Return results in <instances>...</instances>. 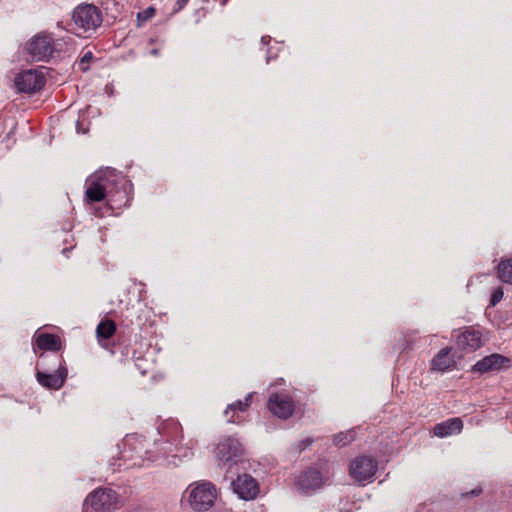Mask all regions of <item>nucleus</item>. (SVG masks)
<instances>
[{"mask_svg": "<svg viewBox=\"0 0 512 512\" xmlns=\"http://www.w3.org/2000/svg\"><path fill=\"white\" fill-rule=\"evenodd\" d=\"M132 183L113 168L107 167L86 180L85 201L100 202L107 199L111 208L129 206L132 200Z\"/></svg>", "mask_w": 512, "mask_h": 512, "instance_id": "obj_1", "label": "nucleus"}, {"mask_svg": "<svg viewBox=\"0 0 512 512\" xmlns=\"http://www.w3.org/2000/svg\"><path fill=\"white\" fill-rule=\"evenodd\" d=\"M189 503L195 511L209 510L216 499V488L211 482H202L194 487L190 486Z\"/></svg>", "mask_w": 512, "mask_h": 512, "instance_id": "obj_2", "label": "nucleus"}, {"mask_svg": "<svg viewBox=\"0 0 512 512\" xmlns=\"http://www.w3.org/2000/svg\"><path fill=\"white\" fill-rule=\"evenodd\" d=\"M75 25L84 31L95 30L103 19L101 11L92 4H81L77 6L72 15Z\"/></svg>", "mask_w": 512, "mask_h": 512, "instance_id": "obj_3", "label": "nucleus"}, {"mask_svg": "<svg viewBox=\"0 0 512 512\" xmlns=\"http://www.w3.org/2000/svg\"><path fill=\"white\" fill-rule=\"evenodd\" d=\"M25 49L33 61H48L54 53V39L50 34L39 33L26 43Z\"/></svg>", "mask_w": 512, "mask_h": 512, "instance_id": "obj_4", "label": "nucleus"}, {"mask_svg": "<svg viewBox=\"0 0 512 512\" xmlns=\"http://www.w3.org/2000/svg\"><path fill=\"white\" fill-rule=\"evenodd\" d=\"M95 512H109L117 507L118 496L111 488H98L86 498Z\"/></svg>", "mask_w": 512, "mask_h": 512, "instance_id": "obj_5", "label": "nucleus"}, {"mask_svg": "<svg viewBox=\"0 0 512 512\" xmlns=\"http://www.w3.org/2000/svg\"><path fill=\"white\" fill-rule=\"evenodd\" d=\"M15 86L20 93L32 94L42 89L45 78L36 69H28L19 73L14 80Z\"/></svg>", "mask_w": 512, "mask_h": 512, "instance_id": "obj_6", "label": "nucleus"}, {"mask_svg": "<svg viewBox=\"0 0 512 512\" xmlns=\"http://www.w3.org/2000/svg\"><path fill=\"white\" fill-rule=\"evenodd\" d=\"M155 450H147L146 455L148 460L158 462L160 465H174L178 463L176 459L180 457L178 454L179 448L170 442L159 443L155 441Z\"/></svg>", "mask_w": 512, "mask_h": 512, "instance_id": "obj_7", "label": "nucleus"}, {"mask_svg": "<svg viewBox=\"0 0 512 512\" xmlns=\"http://www.w3.org/2000/svg\"><path fill=\"white\" fill-rule=\"evenodd\" d=\"M242 444L234 437H226L219 442L215 449V457L222 463H236L242 455Z\"/></svg>", "mask_w": 512, "mask_h": 512, "instance_id": "obj_8", "label": "nucleus"}, {"mask_svg": "<svg viewBox=\"0 0 512 512\" xmlns=\"http://www.w3.org/2000/svg\"><path fill=\"white\" fill-rule=\"evenodd\" d=\"M378 465L374 458L360 456L350 465V475L358 482H364L374 477Z\"/></svg>", "mask_w": 512, "mask_h": 512, "instance_id": "obj_9", "label": "nucleus"}, {"mask_svg": "<svg viewBox=\"0 0 512 512\" xmlns=\"http://www.w3.org/2000/svg\"><path fill=\"white\" fill-rule=\"evenodd\" d=\"M233 492L245 501L253 500L259 494V486L257 481L249 474L239 475L236 480L231 483Z\"/></svg>", "mask_w": 512, "mask_h": 512, "instance_id": "obj_10", "label": "nucleus"}, {"mask_svg": "<svg viewBox=\"0 0 512 512\" xmlns=\"http://www.w3.org/2000/svg\"><path fill=\"white\" fill-rule=\"evenodd\" d=\"M267 406L272 414L282 419L289 418L294 411L292 398L287 394L272 393Z\"/></svg>", "mask_w": 512, "mask_h": 512, "instance_id": "obj_11", "label": "nucleus"}, {"mask_svg": "<svg viewBox=\"0 0 512 512\" xmlns=\"http://www.w3.org/2000/svg\"><path fill=\"white\" fill-rule=\"evenodd\" d=\"M67 375V367L60 363L54 373L37 371L36 379L41 386L47 389L59 390L64 385Z\"/></svg>", "mask_w": 512, "mask_h": 512, "instance_id": "obj_12", "label": "nucleus"}, {"mask_svg": "<svg viewBox=\"0 0 512 512\" xmlns=\"http://www.w3.org/2000/svg\"><path fill=\"white\" fill-rule=\"evenodd\" d=\"M321 472L316 468H309L300 474L297 486L304 494H312L324 484Z\"/></svg>", "mask_w": 512, "mask_h": 512, "instance_id": "obj_13", "label": "nucleus"}, {"mask_svg": "<svg viewBox=\"0 0 512 512\" xmlns=\"http://www.w3.org/2000/svg\"><path fill=\"white\" fill-rule=\"evenodd\" d=\"M510 360L500 354H491L476 362L473 367V372L486 373L489 371L498 370L502 367H508Z\"/></svg>", "mask_w": 512, "mask_h": 512, "instance_id": "obj_14", "label": "nucleus"}, {"mask_svg": "<svg viewBox=\"0 0 512 512\" xmlns=\"http://www.w3.org/2000/svg\"><path fill=\"white\" fill-rule=\"evenodd\" d=\"M457 346L467 352H472L482 346L481 333L474 328H467L456 339Z\"/></svg>", "mask_w": 512, "mask_h": 512, "instance_id": "obj_15", "label": "nucleus"}, {"mask_svg": "<svg viewBox=\"0 0 512 512\" xmlns=\"http://www.w3.org/2000/svg\"><path fill=\"white\" fill-rule=\"evenodd\" d=\"M462 428L463 422L460 418H450L436 424L433 428V433L435 436L443 438L460 433Z\"/></svg>", "mask_w": 512, "mask_h": 512, "instance_id": "obj_16", "label": "nucleus"}, {"mask_svg": "<svg viewBox=\"0 0 512 512\" xmlns=\"http://www.w3.org/2000/svg\"><path fill=\"white\" fill-rule=\"evenodd\" d=\"M33 339L38 348L44 351H58L61 348V340L54 334L41 333Z\"/></svg>", "mask_w": 512, "mask_h": 512, "instance_id": "obj_17", "label": "nucleus"}, {"mask_svg": "<svg viewBox=\"0 0 512 512\" xmlns=\"http://www.w3.org/2000/svg\"><path fill=\"white\" fill-rule=\"evenodd\" d=\"M450 351L451 349L446 347L438 352L432 360V370L444 372L454 367L455 361L450 357Z\"/></svg>", "mask_w": 512, "mask_h": 512, "instance_id": "obj_18", "label": "nucleus"}, {"mask_svg": "<svg viewBox=\"0 0 512 512\" xmlns=\"http://www.w3.org/2000/svg\"><path fill=\"white\" fill-rule=\"evenodd\" d=\"M498 278L507 284H512V257L501 259L497 266Z\"/></svg>", "mask_w": 512, "mask_h": 512, "instance_id": "obj_19", "label": "nucleus"}, {"mask_svg": "<svg viewBox=\"0 0 512 512\" xmlns=\"http://www.w3.org/2000/svg\"><path fill=\"white\" fill-rule=\"evenodd\" d=\"M252 398V394H249L244 401L238 400L235 403L228 405L224 414L227 417L228 422L237 423L238 420L234 418V415L229 416V414L235 413L236 411L244 412L250 406V400Z\"/></svg>", "mask_w": 512, "mask_h": 512, "instance_id": "obj_20", "label": "nucleus"}, {"mask_svg": "<svg viewBox=\"0 0 512 512\" xmlns=\"http://www.w3.org/2000/svg\"><path fill=\"white\" fill-rule=\"evenodd\" d=\"M116 326L112 320L101 321L96 329L97 336L103 339H109L115 332Z\"/></svg>", "mask_w": 512, "mask_h": 512, "instance_id": "obj_21", "label": "nucleus"}, {"mask_svg": "<svg viewBox=\"0 0 512 512\" xmlns=\"http://www.w3.org/2000/svg\"><path fill=\"white\" fill-rule=\"evenodd\" d=\"M356 433L354 430H348L346 432H340L334 436V444L337 446H345L351 443L355 439Z\"/></svg>", "mask_w": 512, "mask_h": 512, "instance_id": "obj_22", "label": "nucleus"}, {"mask_svg": "<svg viewBox=\"0 0 512 512\" xmlns=\"http://www.w3.org/2000/svg\"><path fill=\"white\" fill-rule=\"evenodd\" d=\"M156 13V10L154 7L150 6L146 8L145 10L137 13V26L141 27L143 26L147 21L151 20Z\"/></svg>", "mask_w": 512, "mask_h": 512, "instance_id": "obj_23", "label": "nucleus"}, {"mask_svg": "<svg viewBox=\"0 0 512 512\" xmlns=\"http://www.w3.org/2000/svg\"><path fill=\"white\" fill-rule=\"evenodd\" d=\"M93 58L92 52H86L78 62V69L82 72H86L89 69V63Z\"/></svg>", "mask_w": 512, "mask_h": 512, "instance_id": "obj_24", "label": "nucleus"}, {"mask_svg": "<svg viewBox=\"0 0 512 512\" xmlns=\"http://www.w3.org/2000/svg\"><path fill=\"white\" fill-rule=\"evenodd\" d=\"M503 295H504V292L501 287L495 288L491 295L490 304L492 306L497 305L502 300Z\"/></svg>", "mask_w": 512, "mask_h": 512, "instance_id": "obj_25", "label": "nucleus"}, {"mask_svg": "<svg viewBox=\"0 0 512 512\" xmlns=\"http://www.w3.org/2000/svg\"><path fill=\"white\" fill-rule=\"evenodd\" d=\"M312 439L310 438H307V439H304L302 440L300 443H299V451H303L305 450L308 446H310L312 444Z\"/></svg>", "mask_w": 512, "mask_h": 512, "instance_id": "obj_26", "label": "nucleus"}, {"mask_svg": "<svg viewBox=\"0 0 512 512\" xmlns=\"http://www.w3.org/2000/svg\"><path fill=\"white\" fill-rule=\"evenodd\" d=\"M188 1L189 0H177L175 3L176 8L174 9V11H180L188 3Z\"/></svg>", "mask_w": 512, "mask_h": 512, "instance_id": "obj_27", "label": "nucleus"}, {"mask_svg": "<svg viewBox=\"0 0 512 512\" xmlns=\"http://www.w3.org/2000/svg\"><path fill=\"white\" fill-rule=\"evenodd\" d=\"M192 455H193L192 450H191V449H187V450L185 451V453L183 454V457H185V458H189V457H191Z\"/></svg>", "mask_w": 512, "mask_h": 512, "instance_id": "obj_28", "label": "nucleus"}, {"mask_svg": "<svg viewBox=\"0 0 512 512\" xmlns=\"http://www.w3.org/2000/svg\"><path fill=\"white\" fill-rule=\"evenodd\" d=\"M270 39H271V38H270V36H263V37L261 38V42H262L263 44H268V43L270 42Z\"/></svg>", "mask_w": 512, "mask_h": 512, "instance_id": "obj_29", "label": "nucleus"}, {"mask_svg": "<svg viewBox=\"0 0 512 512\" xmlns=\"http://www.w3.org/2000/svg\"><path fill=\"white\" fill-rule=\"evenodd\" d=\"M150 54L153 55V56H158L159 55V49H157V48L152 49L150 51Z\"/></svg>", "mask_w": 512, "mask_h": 512, "instance_id": "obj_30", "label": "nucleus"}, {"mask_svg": "<svg viewBox=\"0 0 512 512\" xmlns=\"http://www.w3.org/2000/svg\"><path fill=\"white\" fill-rule=\"evenodd\" d=\"M80 125H81V124H80V122H79V121H77V124H76L77 132H79V126H80Z\"/></svg>", "mask_w": 512, "mask_h": 512, "instance_id": "obj_31", "label": "nucleus"}, {"mask_svg": "<svg viewBox=\"0 0 512 512\" xmlns=\"http://www.w3.org/2000/svg\"><path fill=\"white\" fill-rule=\"evenodd\" d=\"M81 129H82V126L80 125V126H79V132H78V133H80V132H81ZM84 132H85V131L83 130V131H82V133H84Z\"/></svg>", "mask_w": 512, "mask_h": 512, "instance_id": "obj_32", "label": "nucleus"}, {"mask_svg": "<svg viewBox=\"0 0 512 512\" xmlns=\"http://www.w3.org/2000/svg\"><path fill=\"white\" fill-rule=\"evenodd\" d=\"M270 59H271V57H270V56H267V60H266V61H267V63H269Z\"/></svg>", "mask_w": 512, "mask_h": 512, "instance_id": "obj_33", "label": "nucleus"}, {"mask_svg": "<svg viewBox=\"0 0 512 512\" xmlns=\"http://www.w3.org/2000/svg\"><path fill=\"white\" fill-rule=\"evenodd\" d=\"M471 494H478V492H476L475 490H472Z\"/></svg>", "mask_w": 512, "mask_h": 512, "instance_id": "obj_34", "label": "nucleus"}]
</instances>
